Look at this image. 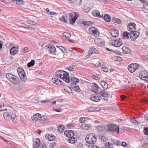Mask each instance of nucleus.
<instances>
[{
	"label": "nucleus",
	"instance_id": "16",
	"mask_svg": "<svg viewBox=\"0 0 148 148\" xmlns=\"http://www.w3.org/2000/svg\"><path fill=\"white\" fill-rule=\"evenodd\" d=\"M47 49L49 53L52 54H55L56 50L55 47L52 45H48Z\"/></svg>",
	"mask_w": 148,
	"mask_h": 148
},
{
	"label": "nucleus",
	"instance_id": "35",
	"mask_svg": "<svg viewBox=\"0 0 148 148\" xmlns=\"http://www.w3.org/2000/svg\"><path fill=\"white\" fill-rule=\"evenodd\" d=\"M123 39H129V33L127 32H124L123 34Z\"/></svg>",
	"mask_w": 148,
	"mask_h": 148
},
{
	"label": "nucleus",
	"instance_id": "23",
	"mask_svg": "<svg viewBox=\"0 0 148 148\" xmlns=\"http://www.w3.org/2000/svg\"><path fill=\"white\" fill-rule=\"evenodd\" d=\"M79 126L85 130H88L91 128V126L90 124L84 123L81 124L80 125H79Z\"/></svg>",
	"mask_w": 148,
	"mask_h": 148
},
{
	"label": "nucleus",
	"instance_id": "58",
	"mask_svg": "<svg viewBox=\"0 0 148 148\" xmlns=\"http://www.w3.org/2000/svg\"><path fill=\"white\" fill-rule=\"evenodd\" d=\"M131 122L133 123H137V121L135 119H132L130 120Z\"/></svg>",
	"mask_w": 148,
	"mask_h": 148
},
{
	"label": "nucleus",
	"instance_id": "47",
	"mask_svg": "<svg viewBox=\"0 0 148 148\" xmlns=\"http://www.w3.org/2000/svg\"><path fill=\"white\" fill-rule=\"evenodd\" d=\"M73 89L74 90L76 91L79 92L81 91V90L78 86H74L73 87Z\"/></svg>",
	"mask_w": 148,
	"mask_h": 148
},
{
	"label": "nucleus",
	"instance_id": "55",
	"mask_svg": "<svg viewBox=\"0 0 148 148\" xmlns=\"http://www.w3.org/2000/svg\"><path fill=\"white\" fill-rule=\"evenodd\" d=\"M40 148H48L46 145L45 144H42L40 145Z\"/></svg>",
	"mask_w": 148,
	"mask_h": 148
},
{
	"label": "nucleus",
	"instance_id": "31",
	"mask_svg": "<svg viewBox=\"0 0 148 148\" xmlns=\"http://www.w3.org/2000/svg\"><path fill=\"white\" fill-rule=\"evenodd\" d=\"M71 81L72 84H76L79 82L80 80L77 78L73 77L71 78Z\"/></svg>",
	"mask_w": 148,
	"mask_h": 148
},
{
	"label": "nucleus",
	"instance_id": "33",
	"mask_svg": "<svg viewBox=\"0 0 148 148\" xmlns=\"http://www.w3.org/2000/svg\"><path fill=\"white\" fill-rule=\"evenodd\" d=\"M96 128L97 131L100 132L105 130V127L103 125H99L96 127Z\"/></svg>",
	"mask_w": 148,
	"mask_h": 148
},
{
	"label": "nucleus",
	"instance_id": "46",
	"mask_svg": "<svg viewBox=\"0 0 148 148\" xmlns=\"http://www.w3.org/2000/svg\"><path fill=\"white\" fill-rule=\"evenodd\" d=\"M97 67H101L105 64V63L104 62H102V61L99 62L97 63Z\"/></svg>",
	"mask_w": 148,
	"mask_h": 148
},
{
	"label": "nucleus",
	"instance_id": "30",
	"mask_svg": "<svg viewBox=\"0 0 148 148\" xmlns=\"http://www.w3.org/2000/svg\"><path fill=\"white\" fill-rule=\"evenodd\" d=\"M67 141L69 143L73 144L77 142V139L74 136L72 137L69 138L67 139Z\"/></svg>",
	"mask_w": 148,
	"mask_h": 148
},
{
	"label": "nucleus",
	"instance_id": "19",
	"mask_svg": "<svg viewBox=\"0 0 148 148\" xmlns=\"http://www.w3.org/2000/svg\"><path fill=\"white\" fill-rule=\"evenodd\" d=\"M64 134L66 136L69 138L73 137L74 136L73 132L71 130H65L64 132Z\"/></svg>",
	"mask_w": 148,
	"mask_h": 148
},
{
	"label": "nucleus",
	"instance_id": "1",
	"mask_svg": "<svg viewBox=\"0 0 148 148\" xmlns=\"http://www.w3.org/2000/svg\"><path fill=\"white\" fill-rule=\"evenodd\" d=\"M66 15L60 17V20L64 23H67L68 20H69L70 23L72 25L74 24L78 16V14L74 12H72Z\"/></svg>",
	"mask_w": 148,
	"mask_h": 148
},
{
	"label": "nucleus",
	"instance_id": "36",
	"mask_svg": "<svg viewBox=\"0 0 148 148\" xmlns=\"http://www.w3.org/2000/svg\"><path fill=\"white\" fill-rule=\"evenodd\" d=\"M103 19L105 21L107 22H110L111 21V18L110 16L107 14L104 15Z\"/></svg>",
	"mask_w": 148,
	"mask_h": 148
},
{
	"label": "nucleus",
	"instance_id": "18",
	"mask_svg": "<svg viewBox=\"0 0 148 148\" xmlns=\"http://www.w3.org/2000/svg\"><path fill=\"white\" fill-rule=\"evenodd\" d=\"M3 116L5 120L7 121H9L12 117L10 112H5L3 114Z\"/></svg>",
	"mask_w": 148,
	"mask_h": 148
},
{
	"label": "nucleus",
	"instance_id": "22",
	"mask_svg": "<svg viewBox=\"0 0 148 148\" xmlns=\"http://www.w3.org/2000/svg\"><path fill=\"white\" fill-rule=\"evenodd\" d=\"M34 144L33 145V147L34 148H37L40 145V139L38 138H36L34 140Z\"/></svg>",
	"mask_w": 148,
	"mask_h": 148
},
{
	"label": "nucleus",
	"instance_id": "14",
	"mask_svg": "<svg viewBox=\"0 0 148 148\" xmlns=\"http://www.w3.org/2000/svg\"><path fill=\"white\" fill-rule=\"evenodd\" d=\"M98 51L95 48L92 47L89 50L88 53L86 57L87 58H89L91 55L95 54H98Z\"/></svg>",
	"mask_w": 148,
	"mask_h": 148
},
{
	"label": "nucleus",
	"instance_id": "37",
	"mask_svg": "<svg viewBox=\"0 0 148 148\" xmlns=\"http://www.w3.org/2000/svg\"><path fill=\"white\" fill-rule=\"evenodd\" d=\"M64 127L63 125L62 126V125H59L58 127V131L60 133H63L64 131Z\"/></svg>",
	"mask_w": 148,
	"mask_h": 148
},
{
	"label": "nucleus",
	"instance_id": "59",
	"mask_svg": "<svg viewBox=\"0 0 148 148\" xmlns=\"http://www.w3.org/2000/svg\"><path fill=\"white\" fill-rule=\"evenodd\" d=\"M127 145V144L124 142H122V143L121 145L124 147H125Z\"/></svg>",
	"mask_w": 148,
	"mask_h": 148
},
{
	"label": "nucleus",
	"instance_id": "57",
	"mask_svg": "<svg viewBox=\"0 0 148 148\" xmlns=\"http://www.w3.org/2000/svg\"><path fill=\"white\" fill-rule=\"evenodd\" d=\"M117 140H116L111 139V142L112 143V144H113H113H114V145H116V142H117Z\"/></svg>",
	"mask_w": 148,
	"mask_h": 148
},
{
	"label": "nucleus",
	"instance_id": "25",
	"mask_svg": "<svg viewBox=\"0 0 148 148\" xmlns=\"http://www.w3.org/2000/svg\"><path fill=\"white\" fill-rule=\"evenodd\" d=\"M92 15L96 17L103 18V16H101L100 15V12L97 10H95L92 12Z\"/></svg>",
	"mask_w": 148,
	"mask_h": 148
},
{
	"label": "nucleus",
	"instance_id": "10",
	"mask_svg": "<svg viewBox=\"0 0 148 148\" xmlns=\"http://www.w3.org/2000/svg\"><path fill=\"white\" fill-rule=\"evenodd\" d=\"M139 33L136 31L131 32L129 34V36L132 40H135L139 36Z\"/></svg>",
	"mask_w": 148,
	"mask_h": 148
},
{
	"label": "nucleus",
	"instance_id": "27",
	"mask_svg": "<svg viewBox=\"0 0 148 148\" xmlns=\"http://www.w3.org/2000/svg\"><path fill=\"white\" fill-rule=\"evenodd\" d=\"M40 114L39 113L33 115V117H32L33 122H35L38 120L40 121Z\"/></svg>",
	"mask_w": 148,
	"mask_h": 148
},
{
	"label": "nucleus",
	"instance_id": "56",
	"mask_svg": "<svg viewBox=\"0 0 148 148\" xmlns=\"http://www.w3.org/2000/svg\"><path fill=\"white\" fill-rule=\"evenodd\" d=\"M11 119H12V121L14 122L16 121V120H17L16 117L14 116H12V117H11Z\"/></svg>",
	"mask_w": 148,
	"mask_h": 148
},
{
	"label": "nucleus",
	"instance_id": "44",
	"mask_svg": "<svg viewBox=\"0 0 148 148\" xmlns=\"http://www.w3.org/2000/svg\"><path fill=\"white\" fill-rule=\"evenodd\" d=\"M75 66H71L69 67H67L66 69L69 70L70 71H73L75 69Z\"/></svg>",
	"mask_w": 148,
	"mask_h": 148
},
{
	"label": "nucleus",
	"instance_id": "3",
	"mask_svg": "<svg viewBox=\"0 0 148 148\" xmlns=\"http://www.w3.org/2000/svg\"><path fill=\"white\" fill-rule=\"evenodd\" d=\"M6 77L7 79L13 84L17 85L19 83V79L12 73H7L6 74Z\"/></svg>",
	"mask_w": 148,
	"mask_h": 148
},
{
	"label": "nucleus",
	"instance_id": "53",
	"mask_svg": "<svg viewBox=\"0 0 148 148\" xmlns=\"http://www.w3.org/2000/svg\"><path fill=\"white\" fill-rule=\"evenodd\" d=\"M88 112H95V108L94 107L89 108L88 109Z\"/></svg>",
	"mask_w": 148,
	"mask_h": 148
},
{
	"label": "nucleus",
	"instance_id": "13",
	"mask_svg": "<svg viewBox=\"0 0 148 148\" xmlns=\"http://www.w3.org/2000/svg\"><path fill=\"white\" fill-rule=\"evenodd\" d=\"M18 51V46L17 45H15L11 49L10 52L11 55L14 56L17 53Z\"/></svg>",
	"mask_w": 148,
	"mask_h": 148
},
{
	"label": "nucleus",
	"instance_id": "52",
	"mask_svg": "<svg viewBox=\"0 0 148 148\" xmlns=\"http://www.w3.org/2000/svg\"><path fill=\"white\" fill-rule=\"evenodd\" d=\"M27 22L28 24L31 25H34L35 24V23L34 21L30 20H28L27 21Z\"/></svg>",
	"mask_w": 148,
	"mask_h": 148
},
{
	"label": "nucleus",
	"instance_id": "61",
	"mask_svg": "<svg viewBox=\"0 0 148 148\" xmlns=\"http://www.w3.org/2000/svg\"><path fill=\"white\" fill-rule=\"evenodd\" d=\"M116 142V145L117 146H120L121 145V141L120 140H117Z\"/></svg>",
	"mask_w": 148,
	"mask_h": 148
},
{
	"label": "nucleus",
	"instance_id": "62",
	"mask_svg": "<svg viewBox=\"0 0 148 148\" xmlns=\"http://www.w3.org/2000/svg\"><path fill=\"white\" fill-rule=\"evenodd\" d=\"M54 111L58 112H60L61 111V109H60L55 108L53 109Z\"/></svg>",
	"mask_w": 148,
	"mask_h": 148
},
{
	"label": "nucleus",
	"instance_id": "11",
	"mask_svg": "<svg viewBox=\"0 0 148 148\" xmlns=\"http://www.w3.org/2000/svg\"><path fill=\"white\" fill-rule=\"evenodd\" d=\"M89 31L90 34H94L95 36H97L99 34L98 29L94 27H90L89 29Z\"/></svg>",
	"mask_w": 148,
	"mask_h": 148
},
{
	"label": "nucleus",
	"instance_id": "32",
	"mask_svg": "<svg viewBox=\"0 0 148 148\" xmlns=\"http://www.w3.org/2000/svg\"><path fill=\"white\" fill-rule=\"evenodd\" d=\"M122 50L124 53L128 54L130 52V50L129 49L128 47L126 46H123V47Z\"/></svg>",
	"mask_w": 148,
	"mask_h": 148
},
{
	"label": "nucleus",
	"instance_id": "6",
	"mask_svg": "<svg viewBox=\"0 0 148 148\" xmlns=\"http://www.w3.org/2000/svg\"><path fill=\"white\" fill-rule=\"evenodd\" d=\"M17 71L21 81L25 82L27 80V77L24 70L21 68H18Z\"/></svg>",
	"mask_w": 148,
	"mask_h": 148
},
{
	"label": "nucleus",
	"instance_id": "50",
	"mask_svg": "<svg viewBox=\"0 0 148 148\" xmlns=\"http://www.w3.org/2000/svg\"><path fill=\"white\" fill-rule=\"evenodd\" d=\"M64 90L66 92L68 93H71L72 92V90L69 88H65Z\"/></svg>",
	"mask_w": 148,
	"mask_h": 148
},
{
	"label": "nucleus",
	"instance_id": "51",
	"mask_svg": "<svg viewBox=\"0 0 148 148\" xmlns=\"http://www.w3.org/2000/svg\"><path fill=\"white\" fill-rule=\"evenodd\" d=\"M16 3L18 5L23 4H24V2L22 0H18L17 1Z\"/></svg>",
	"mask_w": 148,
	"mask_h": 148
},
{
	"label": "nucleus",
	"instance_id": "29",
	"mask_svg": "<svg viewBox=\"0 0 148 148\" xmlns=\"http://www.w3.org/2000/svg\"><path fill=\"white\" fill-rule=\"evenodd\" d=\"M110 33L113 37L115 38L118 37L119 35V32L118 31L114 29L112 30L111 31Z\"/></svg>",
	"mask_w": 148,
	"mask_h": 148
},
{
	"label": "nucleus",
	"instance_id": "7",
	"mask_svg": "<svg viewBox=\"0 0 148 148\" xmlns=\"http://www.w3.org/2000/svg\"><path fill=\"white\" fill-rule=\"evenodd\" d=\"M139 67V66L138 64L132 63L128 66V69L131 73H133L137 70Z\"/></svg>",
	"mask_w": 148,
	"mask_h": 148
},
{
	"label": "nucleus",
	"instance_id": "9",
	"mask_svg": "<svg viewBox=\"0 0 148 148\" xmlns=\"http://www.w3.org/2000/svg\"><path fill=\"white\" fill-rule=\"evenodd\" d=\"M101 99V97L98 92L92 95L90 98L92 101L95 102H99Z\"/></svg>",
	"mask_w": 148,
	"mask_h": 148
},
{
	"label": "nucleus",
	"instance_id": "24",
	"mask_svg": "<svg viewBox=\"0 0 148 148\" xmlns=\"http://www.w3.org/2000/svg\"><path fill=\"white\" fill-rule=\"evenodd\" d=\"M99 95L101 96L104 97H107L110 96V94H108V92L105 90H102L99 92Z\"/></svg>",
	"mask_w": 148,
	"mask_h": 148
},
{
	"label": "nucleus",
	"instance_id": "42",
	"mask_svg": "<svg viewBox=\"0 0 148 148\" xmlns=\"http://www.w3.org/2000/svg\"><path fill=\"white\" fill-rule=\"evenodd\" d=\"M92 23V22L90 21H84L83 23L85 26L90 25Z\"/></svg>",
	"mask_w": 148,
	"mask_h": 148
},
{
	"label": "nucleus",
	"instance_id": "38",
	"mask_svg": "<svg viewBox=\"0 0 148 148\" xmlns=\"http://www.w3.org/2000/svg\"><path fill=\"white\" fill-rule=\"evenodd\" d=\"M56 47L59 48L64 53L66 52V50L64 47L62 46H56Z\"/></svg>",
	"mask_w": 148,
	"mask_h": 148
},
{
	"label": "nucleus",
	"instance_id": "41",
	"mask_svg": "<svg viewBox=\"0 0 148 148\" xmlns=\"http://www.w3.org/2000/svg\"><path fill=\"white\" fill-rule=\"evenodd\" d=\"M35 61L34 60H32L30 62L28 63L27 64V67H30L34 66L35 64Z\"/></svg>",
	"mask_w": 148,
	"mask_h": 148
},
{
	"label": "nucleus",
	"instance_id": "48",
	"mask_svg": "<svg viewBox=\"0 0 148 148\" xmlns=\"http://www.w3.org/2000/svg\"><path fill=\"white\" fill-rule=\"evenodd\" d=\"M101 70L107 73L108 71V68L106 66H103L101 68Z\"/></svg>",
	"mask_w": 148,
	"mask_h": 148
},
{
	"label": "nucleus",
	"instance_id": "17",
	"mask_svg": "<svg viewBox=\"0 0 148 148\" xmlns=\"http://www.w3.org/2000/svg\"><path fill=\"white\" fill-rule=\"evenodd\" d=\"M100 87L95 83H93L91 86V90L97 93L98 92V90L100 89Z\"/></svg>",
	"mask_w": 148,
	"mask_h": 148
},
{
	"label": "nucleus",
	"instance_id": "8",
	"mask_svg": "<svg viewBox=\"0 0 148 148\" xmlns=\"http://www.w3.org/2000/svg\"><path fill=\"white\" fill-rule=\"evenodd\" d=\"M139 77L148 83V72L146 71L143 70L140 73Z\"/></svg>",
	"mask_w": 148,
	"mask_h": 148
},
{
	"label": "nucleus",
	"instance_id": "60",
	"mask_svg": "<svg viewBox=\"0 0 148 148\" xmlns=\"http://www.w3.org/2000/svg\"><path fill=\"white\" fill-rule=\"evenodd\" d=\"M143 145L144 146L148 147V143L147 142H144L143 144Z\"/></svg>",
	"mask_w": 148,
	"mask_h": 148
},
{
	"label": "nucleus",
	"instance_id": "12",
	"mask_svg": "<svg viewBox=\"0 0 148 148\" xmlns=\"http://www.w3.org/2000/svg\"><path fill=\"white\" fill-rule=\"evenodd\" d=\"M122 43L121 39L120 38H118L113 41L111 44L115 47H119L122 45Z\"/></svg>",
	"mask_w": 148,
	"mask_h": 148
},
{
	"label": "nucleus",
	"instance_id": "49",
	"mask_svg": "<svg viewBox=\"0 0 148 148\" xmlns=\"http://www.w3.org/2000/svg\"><path fill=\"white\" fill-rule=\"evenodd\" d=\"M143 130L144 134L148 135V127H144Z\"/></svg>",
	"mask_w": 148,
	"mask_h": 148
},
{
	"label": "nucleus",
	"instance_id": "26",
	"mask_svg": "<svg viewBox=\"0 0 148 148\" xmlns=\"http://www.w3.org/2000/svg\"><path fill=\"white\" fill-rule=\"evenodd\" d=\"M46 138L50 141H53L55 140L56 137L53 135L47 134L45 136Z\"/></svg>",
	"mask_w": 148,
	"mask_h": 148
},
{
	"label": "nucleus",
	"instance_id": "40",
	"mask_svg": "<svg viewBox=\"0 0 148 148\" xmlns=\"http://www.w3.org/2000/svg\"><path fill=\"white\" fill-rule=\"evenodd\" d=\"M105 147L106 148H112L113 147V144L110 142H108L106 143Z\"/></svg>",
	"mask_w": 148,
	"mask_h": 148
},
{
	"label": "nucleus",
	"instance_id": "64",
	"mask_svg": "<svg viewBox=\"0 0 148 148\" xmlns=\"http://www.w3.org/2000/svg\"><path fill=\"white\" fill-rule=\"evenodd\" d=\"M78 148H84L82 144L80 143L79 145L77 146Z\"/></svg>",
	"mask_w": 148,
	"mask_h": 148
},
{
	"label": "nucleus",
	"instance_id": "63",
	"mask_svg": "<svg viewBox=\"0 0 148 148\" xmlns=\"http://www.w3.org/2000/svg\"><path fill=\"white\" fill-rule=\"evenodd\" d=\"M95 108V112L98 111H100L101 110V108Z\"/></svg>",
	"mask_w": 148,
	"mask_h": 148
},
{
	"label": "nucleus",
	"instance_id": "39",
	"mask_svg": "<svg viewBox=\"0 0 148 148\" xmlns=\"http://www.w3.org/2000/svg\"><path fill=\"white\" fill-rule=\"evenodd\" d=\"M87 120H88L86 117H81L79 119V121L81 124L84 123L86 121H87Z\"/></svg>",
	"mask_w": 148,
	"mask_h": 148
},
{
	"label": "nucleus",
	"instance_id": "21",
	"mask_svg": "<svg viewBox=\"0 0 148 148\" xmlns=\"http://www.w3.org/2000/svg\"><path fill=\"white\" fill-rule=\"evenodd\" d=\"M49 117L48 115L41 116L40 114V121L41 123H43L44 121L49 120Z\"/></svg>",
	"mask_w": 148,
	"mask_h": 148
},
{
	"label": "nucleus",
	"instance_id": "5",
	"mask_svg": "<svg viewBox=\"0 0 148 148\" xmlns=\"http://www.w3.org/2000/svg\"><path fill=\"white\" fill-rule=\"evenodd\" d=\"M107 130L109 132H116L119 133V127L114 124H110L107 126Z\"/></svg>",
	"mask_w": 148,
	"mask_h": 148
},
{
	"label": "nucleus",
	"instance_id": "28",
	"mask_svg": "<svg viewBox=\"0 0 148 148\" xmlns=\"http://www.w3.org/2000/svg\"><path fill=\"white\" fill-rule=\"evenodd\" d=\"M95 41V43L99 46H102L104 44L103 41L100 39H96Z\"/></svg>",
	"mask_w": 148,
	"mask_h": 148
},
{
	"label": "nucleus",
	"instance_id": "15",
	"mask_svg": "<svg viewBox=\"0 0 148 148\" xmlns=\"http://www.w3.org/2000/svg\"><path fill=\"white\" fill-rule=\"evenodd\" d=\"M136 24L134 23H130L127 25L128 30L131 32L134 31L136 29Z\"/></svg>",
	"mask_w": 148,
	"mask_h": 148
},
{
	"label": "nucleus",
	"instance_id": "4",
	"mask_svg": "<svg viewBox=\"0 0 148 148\" xmlns=\"http://www.w3.org/2000/svg\"><path fill=\"white\" fill-rule=\"evenodd\" d=\"M97 138V137L96 136L95 134L94 133H91L88 134L86 136L85 140L88 143L93 144L95 143Z\"/></svg>",
	"mask_w": 148,
	"mask_h": 148
},
{
	"label": "nucleus",
	"instance_id": "2",
	"mask_svg": "<svg viewBox=\"0 0 148 148\" xmlns=\"http://www.w3.org/2000/svg\"><path fill=\"white\" fill-rule=\"evenodd\" d=\"M56 76L57 77L62 79L66 83H69L70 79L69 73L62 70H59L56 72Z\"/></svg>",
	"mask_w": 148,
	"mask_h": 148
},
{
	"label": "nucleus",
	"instance_id": "45",
	"mask_svg": "<svg viewBox=\"0 0 148 148\" xmlns=\"http://www.w3.org/2000/svg\"><path fill=\"white\" fill-rule=\"evenodd\" d=\"M63 35L65 37L69 38L71 36V34L67 32H65L63 33Z\"/></svg>",
	"mask_w": 148,
	"mask_h": 148
},
{
	"label": "nucleus",
	"instance_id": "34",
	"mask_svg": "<svg viewBox=\"0 0 148 148\" xmlns=\"http://www.w3.org/2000/svg\"><path fill=\"white\" fill-rule=\"evenodd\" d=\"M100 84L102 88L104 89H106L108 88V85L107 83L104 81H101L100 82Z\"/></svg>",
	"mask_w": 148,
	"mask_h": 148
},
{
	"label": "nucleus",
	"instance_id": "20",
	"mask_svg": "<svg viewBox=\"0 0 148 148\" xmlns=\"http://www.w3.org/2000/svg\"><path fill=\"white\" fill-rule=\"evenodd\" d=\"M52 82L59 86L62 84V82L57 77H53L52 79Z\"/></svg>",
	"mask_w": 148,
	"mask_h": 148
},
{
	"label": "nucleus",
	"instance_id": "54",
	"mask_svg": "<svg viewBox=\"0 0 148 148\" xmlns=\"http://www.w3.org/2000/svg\"><path fill=\"white\" fill-rule=\"evenodd\" d=\"M55 145L56 144L55 143L53 142L52 143H51L50 145V148H54Z\"/></svg>",
	"mask_w": 148,
	"mask_h": 148
},
{
	"label": "nucleus",
	"instance_id": "43",
	"mask_svg": "<svg viewBox=\"0 0 148 148\" xmlns=\"http://www.w3.org/2000/svg\"><path fill=\"white\" fill-rule=\"evenodd\" d=\"M113 21L115 23L120 24L121 23V20L117 18H114L113 19Z\"/></svg>",
	"mask_w": 148,
	"mask_h": 148
}]
</instances>
